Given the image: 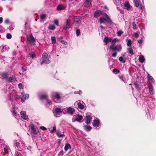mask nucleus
Wrapping results in <instances>:
<instances>
[{"instance_id": "f257e3e1", "label": "nucleus", "mask_w": 156, "mask_h": 156, "mask_svg": "<svg viewBox=\"0 0 156 156\" xmlns=\"http://www.w3.org/2000/svg\"><path fill=\"white\" fill-rule=\"evenodd\" d=\"M103 16V17L101 16L100 19V22L101 24H105V21L108 23L111 22V19L106 13H105Z\"/></svg>"}, {"instance_id": "f03ea898", "label": "nucleus", "mask_w": 156, "mask_h": 156, "mask_svg": "<svg viewBox=\"0 0 156 156\" xmlns=\"http://www.w3.org/2000/svg\"><path fill=\"white\" fill-rule=\"evenodd\" d=\"M118 40V39L115 38L112 40L111 38L109 37H105L104 40V42L105 45L107 44V43L110 42L111 43L113 44H114Z\"/></svg>"}, {"instance_id": "7ed1b4c3", "label": "nucleus", "mask_w": 156, "mask_h": 156, "mask_svg": "<svg viewBox=\"0 0 156 156\" xmlns=\"http://www.w3.org/2000/svg\"><path fill=\"white\" fill-rule=\"evenodd\" d=\"M75 111V109L72 107H69L62 109L64 113H67L72 115Z\"/></svg>"}, {"instance_id": "20e7f679", "label": "nucleus", "mask_w": 156, "mask_h": 156, "mask_svg": "<svg viewBox=\"0 0 156 156\" xmlns=\"http://www.w3.org/2000/svg\"><path fill=\"white\" fill-rule=\"evenodd\" d=\"M62 110L58 108H56L53 109V112L54 115L56 117H60L61 115Z\"/></svg>"}, {"instance_id": "39448f33", "label": "nucleus", "mask_w": 156, "mask_h": 156, "mask_svg": "<svg viewBox=\"0 0 156 156\" xmlns=\"http://www.w3.org/2000/svg\"><path fill=\"white\" fill-rule=\"evenodd\" d=\"M42 62H41V64L42 65L43 62L46 64L49 63L50 61L48 58V55L46 53H44L42 56Z\"/></svg>"}, {"instance_id": "423d86ee", "label": "nucleus", "mask_w": 156, "mask_h": 156, "mask_svg": "<svg viewBox=\"0 0 156 156\" xmlns=\"http://www.w3.org/2000/svg\"><path fill=\"white\" fill-rule=\"evenodd\" d=\"M110 48L113 52L117 51H120L122 50V47L120 44H119L115 46L113 45H111L110 47Z\"/></svg>"}, {"instance_id": "0eeeda50", "label": "nucleus", "mask_w": 156, "mask_h": 156, "mask_svg": "<svg viewBox=\"0 0 156 156\" xmlns=\"http://www.w3.org/2000/svg\"><path fill=\"white\" fill-rule=\"evenodd\" d=\"M73 19L76 26H79L81 23L82 17L80 16H76L74 17Z\"/></svg>"}, {"instance_id": "6e6552de", "label": "nucleus", "mask_w": 156, "mask_h": 156, "mask_svg": "<svg viewBox=\"0 0 156 156\" xmlns=\"http://www.w3.org/2000/svg\"><path fill=\"white\" fill-rule=\"evenodd\" d=\"M28 42L31 44L33 45L36 41V40L31 34L29 36L27 37Z\"/></svg>"}, {"instance_id": "1a4fd4ad", "label": "nucleus", "mask_w": 156, "mask_h": 156, "mask_svg": "<svg viewBox=\"0 0 156 156\" xmlns=\"http://www.w3.org/2000/svg\"><path fill=\"white\" fill-rule=\"evenodd\" d=\"M71 23V20L69 19H68L65 20V25L64 26V29L66 31H67L70 28Z\"/></svg>"}, {"instance_id": "9d476101", "label": "nucleus", "mask_w": 156, "mask_h": 156, "mask_svg": "<svg viewBox=\"0 0 156 156\" xmlns=\"http://www.w3.org/2000/svg\"><path fill=\"white\" fill-rule=\"evenodd\" d=\"M52 96L53 97V99L54 101H55V99L58 101H59L61 98L60 94L58 92H54L52 93Z\"/></svg>"}, {"instance_id": "9b49d317", "label": "nucleus", "mask_w": 156, "mask_h": 156, "mask_svg": "<svg viewBox=\"0 0 156 156\" xmlns=\"http://www.w3.org/2000/svg\"><path fill=\"white\" fill-rule=\"evenodd\" d=\"M122 7L125 9L129 10L132 8V6L129 4V2H125L122 5Z\"/></svg>"}, {"instance_id": "f8f14e48", "label": "nucleus", "mask_w": 156, "mask_h": 156, "mask_svg": "<svg viewBox=\"0 0 156 156\" xmlns=\"http://www.w3.org/2000/svg\"><path fill=\"white\" fill-rule=\"evenodd\" d=\"M104 13L101 11L97 10L94 13V17H98L100 16L101 17L103 15Z\"/></svg>"}, {"instance_id": "ddd939ff", "label": "nucleus", "mask_w": 156, "mask_h": 156, "mask_svg": "<svg viewBox=\"0 0 156 156\" xmlns=\"http://www.w3.org/2000/svg\"><path fill=\"white\" fill-rule=\"evenodd\" d=\"M30 127L34 134L38 133L39 132L38 129L36 126H34L33 124H31L30 125Z\"/></svg>"}, {"instance_id": "4468645a", "label": "nucleus", "mask_w": 156, "mask_h": 156, "mask_svg": "<svg viewBox=\"0 0 156 156\" xmlns=\"http://www.w3.org/2000/svg\"><path fill=\"white\" fill-rule=\"evenodd\" d=\"M83 118L82 116L80 115H75L73 116V119H74V121H76L79 122H80Z\"/></svg>"}, {"instance_id": "2eb2a0df", "label": "nucleus", "mask_w": 156, "mask_h": 156, "mask_svg": "<svg viewBox=\"0 0 156 156\" xmlns=\"http://www.w3.org/2000/svg\"><path fill=\"white\" fill-rule=\"evenodd\" d=\"M22 94L23 95V98L21 99V101L22 102H24L28 98L29 95L28 94H25L24 92L22 93Z\"/></svg>"}, {"instance_id": "dca6fc26", "label": "nucleus", "mask_w": 156, "mask_h": 156, "mask_svg": "<svg viewBox=\"0 0 156 156\" xmlns=\"http://www.w3.org/2000/svg\"><path fill=\"white\" fill-rule=\"evenodd\" d=\"M75 105H76L77 106L78 108L80 109H83L84 108V105L81 103L80 101H76L74 104Z\"/></svg>"}, {"instance_id": "f3484780", "label": "nucleus", "mask_w": 156, "mask_h": 156, "mask_svg": "<svg viewBox=\"0 0 156 156\" xmlns=\"http://www.w3.org/2000/svg\"><path fill=\"white\" fill-rule=\"evenodd\" d=\"M21 117L23 119L27 120L28 119L27 115H26V112L24 111H22L20 112Z\"/></svg>"}, {"instance_id": "a211bd4d", "label": "nucleus", "mask_w": 156, "mask_h": 156, "mask_svg": "<svg viewBox=\"0 0 156 156\" xmlns=\"http://www.w3.org/2000/svg\"><path fill=\"white\" fill-rule=\"evenodd\" d=\"M147 78L149 82L151 84L154 83V80L152 76H150L148 74Z\"/></svg>"}, {"instance_id": "6ab92c4d", "label": "nucleus", "mask_w": 156, "mask_h": 156, "mask_svg": "<svg viewBox=\"0 0 156 156\" xmlns=\"http://www.w3.org/2000/svg\"><path fill=\"white\" fill-rule=\"evenodd\" d=\"M91 117L89 115L86 116L85 118V122L87 124H89L90 122Z\"/></svg>"}, {"instance_id": "aec40b11", "label": "nucleus", "mask_w": 156, "mask_h": 156, "mask_svg": "<svg viewBox=\"0 0 156 156\" xmlns=\"http://www.w3.org/2000/svg\"><path fill=\"white\" fill-rule=\"evenodd\" d=\"M100 124V122L98 120H94V121L93 126L94 127H98Z\"/></svg>"}, {"instance_id": "412c9836", "label": "nucleus", "mask_w": 156, "mask_h": 156, "mask_svg": "<svg viewBox=\"0 0 156 156\" xmlns=\"http://www.w3.org/2000/svg\"><path fill=\"white\" fill-rule=\"evenodd\" d=\"M149 92L151 94H154V90L153 89V87L152 85H150L149 86Z\"/></svg>"}, {"instance_id": "4be33fe9", "label": "nucleus", "mask_w": 156, "mask_h": 156, "mask_svg": "<svg viewBox=\"0 0 156 156\" xmlns=\"http://www.w3.org/2000/svg\"><path fill=\"white\" fill-rule=\"evenodd\" d=\"M84 6L86 7L89 6L91 3V0H85Z\"/></svg>"}, {"instance_id": "5701e85b", "label": "nucleus", "mask_w": 156, "mask_h": 156, "mask_svg": "<svg viewBox=\"0 0 156 156\" xmlns=\"http://www.w3.org/2000/svg\"><path fill=\"white\" fill-rule=\"evenodd\" d=\"M16 78L15 76H12L7 78V80L9 82H14L16 80Z\"/></svg>"}, {"instance_id": "b1692460", "label": "nucleus", "mask_w": 156, "mask_h": 156, "mask_svg": "<svg viewBox=\"0 0 156 156\" xmlns=\"http://www.w3.org/2000/svg\"><path fill=\"white\" fill-rule=\"evenodd\" d=\"M66 7L62 5H59L57 7V9L58 10H61L64 9Z\"/></svg>"}, {"instance_id": "393cba45", "label": "nucleus", "mask_w": 156, "mask_h": 156, "mask_svg": "<svg viewBox=\"0 0 156 156\" xmlns=\"http://www.w3.org/2000/svg\"><path fill=\"white\" fill-rule=\"evenodd\" d=\"M139 60L141 63H143L145 61V58L143 55H141L139 57Z\"/></svg>"}, {"instance_id": "a878e982", "label": "nucleus", "mask_w": 156, "mask_h": 156, "mask_svg": "<svg viewBox=\"0 0 156 156\" xmlns=\"http://www.w3.org/2000/svg\"><path fill=\"white\" fill-rule=\"evenodd\" d=\"M9 76V75L7 73H3L1 75V77L4 79L7 78Z\"/></svg>"}, {"instance_id": "bb28decb", "label": "nucleus", "mask_w": 156, "mask_h": 156, "mask_svg": "<svg viewBox=\"0 0 156 156\" xmlns=\"http://www.w3.org/2000/svg\"><path fill=\"white\" fill-rule=\"evenodd\" d=\"M57 136L59 137H63L65 135L62 133H61V132L57 131L56 133Z\"/></svg>"}, {"instance_id": "cd10ccee", "label": "nucleus", "mask_w": 156, "mask_h": 156, "mask_svg": "<svg viewBox=\"0 0 156 156\" xmlns=\"http://www.w3.org/2000/svg\"><path fill=\"white\" fill-rule=\"evenodd\" d=\"M133 84L137 90L138 92L140 91V88L138 84L135 82Z\"/></svg>"}, {"instance_id": "c85d7f7f", "label": "nucleus", "mask_w": 156, "mask_h": 156, "mask_svg": "<svg viewBox=\"0 0 156 156\" xmlns=\"http://www.w3.org/2000/svg\"><path fill=\"white\" fill-rule=\"evenodd\" d=\"M84 127L85 130L87 131H89L91 129V127L90 126H85Z\"/></svg>"}, {"instance_id": "c756f323", "label": "nucleus", "mask_w": 156, "mask_h": 156, "mask_svg": "<svg viewBox=\"0 0 156 156\" xmlns=\"http://www.w3.org/2000/svg\"><path fill=\"white\" fill-rule=\"evenodd\" d=\"M127 42V45L129 47L131 46L132 42L130 39H127L126 40Z\"/></svg>"}, {"instance_id": "7c9ffc66", "label": "nucleus", "mask_w": 156, "mask_h": 156, "mask_svg": "<svg viewBox=\"0 0 156 156\" xmlns=\"http://www.w3.org/2000/svg\"><path fill=\"white\" fill-rule=\"evenodd\" d=\"M71 147L70 145L69 144H66L64 147L65 151H67L68 149Z\"/></svg>"}, {"instance_id": "2f4dec72", "label": "nucleus", "mask_w": 156, "mask_h": 156, "mask_svg": "<svg viewBox=\"0 0 156 156\" xmlns=\"http://www.w3.org/2000/svg\"><path fill=\"white\" fill-rule=\"evenodd\" d=\"M46 15L45 14H43L40 15L41 19V20H44L46 17Z\"/></svg>"}, {"instance_id": "473e14b6", "label": "nucleus", "mask_w": 156, "mask_h": 156, "mask_svg": "<svg viewBox=\"0 0 156 156\" xmlns=\"http://www.w3.org/2000/svg\"><path fill=\"white\" fill-rule=\"evenodd\" d=\"M134 2L136 7H138L139 5L138 0H134Z\"/></svg>"}, {"instance_id": "72a5a7b5", "label": "nucleus", "mask_w": 156, "mask_h": 156, "mask_svg": "<svg viewBox=\"0 0 156 156\" xmlns=\"http://www.w3.org/2000/svg\"><path fill=\"white\" fill-rule=\"evenodd\" d=\"M51 42L53 44H54L56 43V38L54 37H51Z\"/></svg>"}, {"instance_id": "f704fd0d", "label": "nucleus", "mask_w": 156, "mask_h": 156, "mask_svg": "<svg viewBox=\"0 0 156 156\" xmlns=\"http://www.w3.org/2000/svg\"><path fill=\"white\" fill-rule=\"evenodd\" d=\"M121 0H114V3H115L117 5H119L121 4Z\"/></svg>"}, {"instance_id": "c9c22d12", "label": "nucleus", "mask_w": 156, "mask_h": 156, "mask_svg": "<svg viewBox=\"0 0 156 156\" xmlns=\"http://www.w3.org/2000/svg\"><path fill=\"white\" fill-rule=\"evenodd\" d=\"M48 29L51 30H53L55 29V27L53 25H50L48 27Z\"/></svg>"}, {"instance_id": "e433bc0d", "label": "nucleus", "mask_w": 156, "mask_h": 156, "mask_svg": "<svg viewBox=\"0 0 156 156\" xmlns=\"http://www.w3.org/2000/svg\"><path fill=\"white\" fill-rule=\"evenodd\" d=\"M123 32L122 30H120L118 31L117 34L118 36H120L123 34Z\"/></svg>"}, {"instance_id": "4c0bfd02", "label": "nucleus", "mask_w": 156, "mask_h": 156, "mask_svg": "<svg viewBox=\"0 0 156 156\" xmlns=\"http://www.w3.org/2000/svg\"><path fill=\"white\" fill-rule=\"evenodd\" d=\"M14 145L15 147H16L17 148L19 147V143L17 142L16 141H15L14 142Z\"/></svg>"}, {"instance_id": "58836bf2", "label": "nucleus", "mask_w": 156, "mask_h": 156, "mask_svg": "<svg viewBox=\"0 0 156 156\" xmlns=\"http://www.w3.org/2000/svg\"><path fill=\"white\" fill-rule=\"evenodd\" d=\"M119 60L121 62H123V63H124L125 62V60L124 59V58H123L122 57H120L119 58Z\"/></svg>"}, {"instance_id": "ea45409f", "label": "nucleus", "mask_w": 156, "mask_h": 156, "mask_svg": "<svg viewBox=\"0 0 156 156\" xmlns=\"http://www.w3.org/2000/svg\"><path fill=\"white\" fill-rule=\"evenodd\" d=\"M56 131V127L55 126L53 127V129L50 130V132L51 133H54Z\"/></svg>"}, {"instance_id": "a19ab883", "label": "nucleus", "mask_w": 156, "mask_h": 156, "mask_svg": "<svg viewBox=\"0 0 156 156\" xmlns=\"http://www.w3.org/2000/svg\"><path fill=\"white\" fill-rule=\"evenodd\" d=\"M128 51L129 52L131 55H133V49L131 48H130L128 49Z\"/></svg>"}, {"instance_id": "79ce46f5", "label": "nucleus", "mask_w": 156, "mask_h": 156, "mask_svg": "<svg viewBox=\"0 0 156 156\" xmlns=\"http://www.w3.org/2000/svg\"><path fill=\"white\" fill-rule=\"evenodd\" d=\"M113 72L115 73L116 74H117L120 72V71L116 69H114L113 70Z\"/></svg>"}, {"instance_id": "37998d69", "label": "nucleus", "mask_w": 156, "mask_h": 156, "mask_svg": "<svg viewBox=\"0 0 156 156\" xmlns=\"http://www.w3.org/2000/svg\"><path fill=\"white\" fill-rule=\"evenodd\" d=\"M7 38L8 39H10L12 37V35L10 33H8L6 35Z\"/></svg>"}, {"instance_id": "c03bdc74", "label": "nucleus", "mask_w": 156, "mask_h": 156, "mask_svg": "<svg viewBox=\"0 0 156 156\" xmlns=\"http://www.w3.org/2000/svg\"><path fill=\"white\" fill-rule=\"evenodd\" d=\"M30 56L32 57V58H34L35 56V53L33 52L31 54H30Z\"/></svg>"}, {"instance_id": "a18cd8bd", "label": "nucleus", "mask_w": 156, "mask_h": 156, "mask_svg": "<svg viewBox=\"0 0 156 156\" xmlns=\"http://www.w3.org/2000/svg\"><path fill=\"white\" fill-rule=\"evenodd\" d=\"M132 25L133 27V28L134 29H136V25L135 24V23L134 22H133L132 23Z\"/></svg>"}, {"instance_id": "49530a36", "label": "nucleus", "mask_w": 156, "mask_h": 156, "mask_svg": "<svg viewBox=\"0 0 156 156\" xmlns=\"http://www.w3.org/2000/svg\"><path fill=\"white\" fill-rule=\"evenodd\" d=\"M18 87L20 89H23L24 87L22 85V84L21 83H20L18 84Z\"/></svg>"}, {"instance_id": "de8ad7c7", "label": "nucleus", "mask_w": 156, "mask_h": 156, "mask_svg": "<svg viewBox=\"0 0 156 156\" xmlns=\"http://www.w3.org/2000/svg\"><path fill=\"white\" fill-rule=\"evenodd\" d=\"M4 49L5 50H8L9 49V47L8 46L5 45L3 47L2 49V50H3V51H4Z\"/></svg>"}, {"instance_id": "09e8293b", "label": "nucleus", "mask_w": 156, "mask_h": 156, "mask_svg": "<svg viewBox=\"0 0 156 156\" xmlns=\"http://www.w3.org/2000/svg\"><path fill=\"white\" fill-rule=\"evenodd\" d=\"M76 35L78 36H79L80 35V31L79 29H77L76 30Z\"/></svg>"}, {"instance_id": "8fccbe9b", "label": "nucleus", "mask_w": 156, "mask_h": 156, "mask_svg": "<svg viewBox=\"0 0 156 156\" xmlns=\"http://www.w3.org/2000/svg\"><path fill=\"white\" fill-rule=\"evenodd\" d=\"M54 23L55 24L58 26V21L57 20H55L54 21Z\"/></svg>"}, {"instance_id": "3c124183", "label": "nucleus", "mask_w": 156, "mask_h": 156, "mask_svg": "<svg viewBox=\"0 0 156 156\" xmlns=\"http://www.w3.org/2000/svg\"><path fill=\"white\" fill-rule=\"evenodd\" d=\"M134 35L137 38L139 37V34L137 33L136 32L134 34Z\"/></svg>"}, {"instance_id": "603ef678", "label": "nucleus", "mask_w": 156, "mask_h": 156, "mask_svg": "<svg viewBox=\"0 0 156 156\" xmlns=\"http://www.w3.org/2000/svg\"><path fill=\"white\" fill-rule=\"evenodd\" d=\"M112 53V56L113 57H115L116 56L117 53L116 52H114Z\"/></svg>"}, {"instance_id": "864d4df0", "label": "nucleus", "mask_w": 156, "mask_h": 156, "mask_svg": "<svg viewBox=\"0 0 156 156\" xmlns=\"http://www.w3.org/2000/svg\"><path fill=\"white\" fill-rule=\"evenodd\" d=\"M47 97V96L46 95H43L41 96V99H45Z\"/></svg>"}, {"instance_id": "5fc2aeb1", "label": "nucleus", "mask_w": 156, "mask_h": 156, "mask_svg": "<svg viewBox=\"0 0 156 156\" xmlns=\"http://www.w3.org/2000/svg\"><path fill=\"white\" fill-rule=\"evenodd\" d=\"M40 128L41 129L44 130H45L47 129L44 126H41L40 127Z\"/></svg>"}, {"instance_id": "6e6d98bb", "label": "nucleus", "mask_w": 156, "mask_h": 156, "mask_svg": "<svg viewBox=\"0 0 156 156\" xmlns=\"http://www.w3.org/2000/svg\"><path fill=\"white\" fill-rule=\"evenodd\" d=\"M69 1H73V3L75 2V4H76L77 2V1L76 0H69Z\"/></svg>"}, {"instance_id": "4d7b16f0", "label": "nucleus", "mask_w": 156, "mask_h": 156, "mask_svg": "<svg viewBox=\"0 0 156 156\" xmlns=\"http://www.w3.org/2000/svg\"><path fill=\"white\" fill-rule=\"evenodd\" d=\"M123 76L122 75L121 76H119V78L121 79H122V80L123 81H124V80H123V79H122V78H123Z\"/></svg>"}, {"instance_id": "13d9d810", "label": "nucleus", "mask_w": 156, "mask_h": 156, "mask_svg": "<svg viewBox=\"0 0 156 156\" xmlns=\"http://www.w3.org/2000/svg\"><path fill=\"white\" fill-rule=\"evenodd\" d=\"M16 156H22V155L18 152H17L16 154Z\"/></svg>"}, {"instance_id": "bf43d9fd", "label": "nucleus", "mask_w": 156, "mask_h": 156, "mask_svg": "<svg viewBox=\"0 0 156 156\" xmlns=\"http://www.w3.org/2000/svg\"><path fill=\"white\" fill-rule=\"evenodd\" d=\"M142 42V40H139L138 41V42L140 44H141Z\"/></svg>"}, {"instance_id": "052dcab7", "label": "nucleus", "mask_w": 156, "mask_h": 156, "mask_svg": "<svg viewBox=\"0 0 156 156\" xmlns=\"http://www.w3.org/2000/svg\"><path fill=\"white\" fill-rule=\"evenodd\" d=\"M13 113L14 114H16L17 113L15 109H14L13 111Z\"/></svg>"}, {"instance_id": "680f3d73", "label": "nucleus", "mask_w": 156, "mask_h": 156, "mask_svg": "<svg viewBox=\"0 0 156 156\" xmlns=\"http://www.w3.org/2000/svg\"><path fill=\"white\" fill-rule=\"evenodd\" d=\"M5 23H9V20L8 19H7V20H5Z\"/></svg>"}, {"instance_id": "e2e57ef3", "label": "nucleus", "mask_w": 156, "mask_h": 156, "mask_svg": "<svg viewBox=\"0 0 156 156\" xmlns=\"http://www.w3.org/2000/svg\"><path fill=\"white\" fill-rule=\"evenodd\" d=\"M3 21V19L2 17H0V23H2Z\"/></svg>"}, {"instance_id": "0e129e2a", "label": "nucleus", "mask_w": 156, "mask_h": 156, "mask_svg": "<svg viewBox=\"0 0 156 156\" xmlns=\"http://www.w3.org/2000/svg\"><path fill=\"white\" fill-rule=\"evenodd\" d=\"M47 102L48 104H51V101L50 100H48L47 101Z\"/></svg>"}, {"instance_id": "69168bd1", "label": "nucleus", "mask_w": 156, "mask_h": 156, "mask_svg": "<svg viewBox=\"0 0 156 156\" xmlns=\"http://www.w3.org/2000/svg\"><path fill=\"white\" fill-rule=\"evenodd\" d=\"M82 92L81 90H79L78 94H82Z\"/></svg>"}, {"instance_id": "338daca9", "label": "nucleus", "mask_w": 156, "mask_h": 156, "mask_svg": "<svg viewBox=\"0 0 156 156\" xmlns=\"http://www.w3.org/2000/svg\"><path fill=\"white\" fill-rule=\"evenodd\" d=\"M4 150L5 151V152H8V151L7 149L6 148H4Z\"/></svg>"}, {"instance_id": "774afa93", "label": "nucleus", "mask_w": 156, "mask_h": 156, "mask_svg": "<svg viewBox=\"0 0 156 156\" xmlns=\"http://www.w3.org/2000/svg\"><path fill=\"white\" fill-rule=\"evenodd\" d=\"M15 97H16V98H19V96H18V95H15Z\"/></svg>"}]
</instances>
